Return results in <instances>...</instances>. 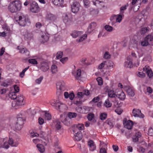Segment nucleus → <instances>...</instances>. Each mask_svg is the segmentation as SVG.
I'll return each instance as SVG.
<instances>
[{
    "label": "nucleus",
    "instance_id": "f257e3e1",
    "mask_svg": "<svg viewBox=\"0 0 153 153\" xmlns=\"http://www.w3.org/2000/svg\"><path fill=\"white\" fill-rule=\"evenodd\" d=\"M21 7L22 5L20 2L18 1H16L10 4L8 9L10 12L14 13L20 10Z\"/></svg>",
    "mask_w": 153,
    "mask_h": 153
},
{
    "label": "nucleus",
    "instance_id": "f03ea898",
    "mask_svg": "<svg viewBox=\"0 0 153 153\" xmlns=\"http://www.w3.org/2000/svg\"><path fill=\"white\" fill-rule=\"evenodd\" d=\"M24 98L22 95H20L17 97L15 100L13 101L12 103V105L13 107L17 109L19 106L22 105L24 104Z\"/></svg>",
    "mask_w": 153,
    "mask_h": 153
},
{
    "label": "nucleus",
    "instance_id": "7ed1b4c3",
    "mask_svg": "<svg viewBox=\"0 0 153 153\" xmlns=\"http://www.w3.org/2000/svg\"><path fill=\"white\" fill-rule=\"evenodd\" d=\"M36 59L38 61H41L40 64L38 65V68L43 72L46 71L49 68L48 64L41 57H38Z\"/></svg>",
    "mask_w": 153,
    "mask_h": 153
},
{
    "label": "nucleus",
    "instance_id": "20e7f679",
    "mask_svg": "<svg viewBox=\"0 0 153 153\" xmlns=\"http://www.w3.org/2000/svg\"><path fill=\"white\" fill-rule=\"evenodd\" d=\"M51 104L57 109H65L66 106L58 100H52L50 102Z\"/></svg>",
    "mask_w": 153,
    "mask_h": 153
},
{
    "label": "nucleus",
    "instance_id": "39448f33",
    "mask_svg": "<svg viewBox=\"0 0 153 153\" xmlns=\"http://www.w3.org/2000/svg\"><path fill=\"white\" fill-rule=\"evenodd\" d=\"M11 89L9 96L12 99H16L17 98L16 93L18 92L19 91V87L17 85H14L13 87L11 88Z\"/></svg>",
    "mask_w": 153,
    "mask_h": 153
},
{
    "label": "nucleus",
    "instance_id": "423d86ee",
    "mask_svg": "<svg viewBox=\"0 0 153 153\" xmlns=\"http://www.w3.org/2000/svg\"><path fill=\"white\" fill-rule=\"evenodd\" d=\"M16 19L19 25L22 26L26 25L27 20L26 17L23 14L19 16L18 17L16 18Z\"/></svg>",
    "mask_w": 153,
    "mask_h": 153
},
{
    "label": "nucleus",
    "instance_id": "0eeeda50",
    "mask_svg": "<svg viewBox=\"0 0 153 153\" xmlns=\"http://www.w3.org/2000/svg\"><path fill=\"white\" fill-rule=\"evenodd\" d=\"M40 10L38 4L35 1H33L30 3V10L32 13H36L39 12Z\"/></svg>",
    "mask_w": 153,
    "mask_h": 153
},
{
    "label": "nucleus",
    "instance_id": "6e6552de",
    "mask_svg": "<svg viewBox=\"0 0 153 153\" xmlns=\"http://www.w3.org/2000/svg\"><path fill=\"white\" fill-rule=\"evenodd\" d=\"M60 119L62 122L65 125L69 126L71 123V120L67 117V114L63 113L60 115Z\"/></svg>",
    "mask_w": 153,
    "mask_h": 153
},
{
    "label": "nucleus",
    "instance_id": "1a4fd4ad",
    "mask_svg": "<svg viewBox=\"0 0 153 153\" xmlns=\"http://www.w3.org/2000/svg\"><path fill=\"white\" fill-rule=\"evenodd\" d=\"M24 120L22 114L19 115L17 116V120L16 123V126L19 124V127L16 126V129L18 131L20 130L22 128V125L24 123Z\"/></svg>",
    "mask_w": 153,
    "mask_h": 153
},
{
    "label": "nucleus",
    "instance_id": "9d476101",
    "mask_svg": "<svg viewBox=\"0 0 153 153\" xmlns=\"http://www.w3.org/2000/svg\"><path fill=\"white\" fill-rule=\"evenodd\" d=\"M57 92L60 93L65 89V83L63 81L58 82L56 84Z\"/></svg>",
    "mask_w": 153,
    "mask_h": 153
},
{
    "label": "nucleus",
    "instance_id": "9b49d317",
    "mask_svg": "<svg viewBox=\"0 0 153 153\" xmlns=\"http://www.w3.org/2000/svg\"><path fill=\"white\" fill-rule=\"evenodd\" d=\"M49 35L44 32H42L40 33V36L39 38L40 42L44 43L47 42L49 40Z\"/></svg>",
    "mask_w": 153,
    "mask_h": 153
},
{
    "label": "nucleus",
    "instance_id": "f8f14e48",
    "mask_svg": "<svg viewBox=\"0 0 153 153\" xmlns=\"http://www.w3.org/2000/svg\"><path fill=\"white\" fill-rule=\"evenodd\" d=\"M153 41V35H148L145 38L144 40L141 42V44L143 46H147L149 42Z\"/></svg>",
    "mask_w": 153,
    "mask_h": 153
},
{
    "label": "nucleus",
    "instance_id": "ddd939ff",
    "mask_svg": "<svg viewBox=\"0 0 153 153\" xmlns=\"http://www.w3.org/2000/svg\"><path fill=\"white\" fill-rule=\"evenodd\" d=\"M0 143L2 148L7 149L9 147L8 140L7 137L1 139L0 140Z\"/></svg>",
    "mask_w": 153,
    "mask_h": 153
},
{
    "label": "nucleus",
    "instance_id": "4468645a",
    "mask_svg": "<svg viewBox=\"0 0 153 153\" xmlns=\"http://www.w3.org/2000/svg\"><path fill=\"white\" fill-rule=\"evenodd\" d=\"M123 124L125 127L128 129H131L133 125V122L130 120H127L125 118L123 120Z\"/></svg>",
    "mask_w": 153,
    "mask_h": 153
},
{
    "label": "nucleus",
    "instance_id": "2eb2a0df",
    "mask_svg": "<svg viewBox=\"0 0 153 153\" xmlns=\"http://www.w3.org/2000/svg\"><path fill=\"white\" fill-rule=\"evenodd\" d=\"M116 97L121 100H124L126 98V94L121 90L119 89L116 90Z\"/></svg>",
    "mask_w": 153,
    "mask_h": 153
},
{
    "label": "nucleus",
    "instance_id": "dca6fc26",
    "mask_svg": "<svg viewBox=\"0 0 153 153\" xmlns=\"http://www.w3.org/2000/svg\"><path fill=\"white\" fill-rule=\"evenodd\" d=\"M132 114L135 117H139L140 118H143L144 117V115L141 113L140 110L136 108L133 110Z\"/></svg>",
    "mask_w": 153,
    "mask_h": 153
},
{
    "label": "nucleus",
    "instance_id": "f3484780",
    "mask_svg": "<svg viewBox=\"0 0 153 153\" xmlns=\"http://www.w3.org/2000/svg\"><path fill=\"white\" fill-rule=\"evenodd\" d=\"M19 138L13 139L10 137L8 140L9 144L12 147H17L19 144Z\"/></svg>",
    "mask_w": 153,
    "mask_h": 153
},
{
    "label": "nucleus",
    "instance_id": "a211bd4d",
    "mask_svg": "<svg viewBox=\"0 0 153 153\" xmlns=\"http://www.w3.org/2000/svg\"><path fill=\"white\" fill-rule=\"evenodd\" d=\"M46 21L50 23H53L56 19V17L53 14L49 13H48L46 16Z\"/></svg>",
    "mask_w": 153,
    "mask_h": 153
},
{
    "label": "nucleus",
    "instance_id": "6ab92c4d",
    "mask_svg": "<svg viewBox=\"0 0 153 153\" xmlns=\"http://www.w3.org/2000/svg\"><path fill=\"white\" fill-rule=\"evenodd\" d=\"M80 5L79 3L76 2H73L71 5V10L74 13H77L79 10Z\"/></svg>",
    "mask_w": 153,
    "mask_h": 153
},
{
    "label": "nucleus",
    "instance_id": "aec40b11",
    "mask_svg": "<svg viewBox=\"0 0 153 153\" xmlns=\"http://www.w3.org/2000/svg\"><path fill=\"white\" fill-rule=\"evenodd\" d=\"M2 28L4 31L0 33V36L4 37L6 36V34L10 32V29L6 24L2 25Z\"/></svg>",
    "mask_w": 153,
    "mask_h": 153
},
{
    "label": "nucleus",
    "instance_id": "412c9836",
    "mask_svg": "<svg viewBox=\"0 0 153 153\" xmlns=\"http://www.w3.org/2000/svg\"><path fill=\"white\" fill-rule=\"evenodd\" d=\"M51 1L56 6L61 7L64 6V0H52Z\"/></svg>",
    "mask_w": 153,
    "mask_h": 153
},
{
    "label": "nucleus",
    "instance_id": "4be33fe9",
    "mask_svg": "<svg viewBox=\"0 0 153 153\" xmlns=\"http://www.w3.org/2000/svg\"><path fill=\"white\" fill-rule=\"evenodd\" d=\"M124 89L125 90L128 95L131 96H133L134 93L132 88L129 86H125Z\"/></svg>",
    "mask_w": 153,
    "mask_h": 153
},
{
    "label": "nucleus",
    "instance_id": "5701e85b",
    "mask_svg": "<svg viewBox=\"0 0 153 153\" xmlns=\"http://www.w3.org/2000/svg\"><path fill=\"white\" fill-rule=\"evenodd\" d=\"M88 145L90 151H93L96 149V146L92 140H90L88 142Z\"/></svg>",
    "mask_w": 153,
    "mask_h": 153
},
{
    "label": "nucleus",
    "instance_id": "b1692460",
    "mask_svg": "<svg viewBox=\"0 0 153 153\" xmlns=\"http://www.w3.org/2000/svg\"><path fill=\"white\" fill-rule=\"evenodd\" d=\"M64 96L65 98H69V99L72 100L74 98L75 95L73 92H71L69 94L67 92H65L64 93Z\"/></svg>",
    "mask_w": 153,
    "mask_h": 153
},
{
    "label": "nucleus",
    "instance_id": "393cba45",
    "mask_svg": "<svg viewBox=\"0 0 153 153\" xmlns=\"http://www.w3.org/2000/svg\"><path fill=\"white\" fill-rule=\"evenodd\" d=\"M108 96L110 98H115L116 97V91L114 92L113 89H108L107 90Z\"/></svg>",
    "mask_w": 153,
    "mask_h": 153
},
{
    "label": "nucleus",
    "instance_id": "a878e982",
    "mask_svg": "<svg viewBox=\"0 0 153 153\" xmlns=\"http://www.w3.org/2000/svg\"><path fill=\"white\" fill-rule=\"evenodd\" d=\"M133 64L131 60L128 58L124 63V67L126 68H131L133 67Z\"/></svg>",
    "mask_w": 153,
    "mask_h": 153
},
{
    "label": "nucleus",
    "instance_id": "bb28decb",
    "mask_svg": "<svg viewBox=\"0 0 153 153\" xmlns=\"http://www.w3.org/2000/svg\"><path fill=\"white\" fill-rule=\"evenodd\" d=\"M82 34V32L81 31L75 30L72 32L71 35L73 38H75L81 36Z\"/></svg>",
    "mask_w": 153,
    "mask_h": 153
},
{
    "label": "nucleus",
    "instance_id": "cd10ccee",
    "mask_svg": "<svg viewBox=\"0 0 153 153\" xmlns=\"http://www.w3.org/2000/svg\"><path fill=\"white\" fill-rule=\"evenodd\" d=\"M17 49L19 50V52L22 53H25L27 55H29V52L27 49L25 48L22 47L18 46L17 48Z\"/></svg>",
    "mask_w": 153,
    "mask_h": 153
},
{
    "label": "nucleus",
    "instance_id": "c85d7f7f",
    "mask_svg": "<svg viewBox=\"0 0 153 153\" xmlns=\"http://www.w3.org/2000/svg\"><path fill=\"white\" fill-rule=\"evenodd\" d=\"M94 4L96 6H103L104 3L103 0H92Z\"/></svg>",
    "mask_w": 153,
    "mask_h": 153
},
{
    "label": "nucleus",
    "instance_id": "c756f323",
    "mask_svg": "<svg viewBox=\"0 0 153 153\" xmlns=\"http://www.w3.org/2000/svg\"><path fill=\"white\" fill-rule=\"evenodd\" d=\"M82 137V134L81 132L79 131L75 134L74 139L77 141H79L81 140Z\"/></svg>",
    "mask_w": 153,
    "mask_h": 153
},
{
    "label": "nucleus",
    "instance_id": "7c9ffc66",
    "mask_svg": "<svg viewBox=\"0 0 153 153\" xmlns=\"http://www.w3.org/2000/svg\"><path fill=\"white\" fill-rule=\"evenodd\" d=\"M72 73L76 79H78L81 76V71L80 69H78L77 71H73Z\"/></svg>",
    "mask_w": 153,
    "mask_h": 153
},
{
    "label": "nucleus",
    "instance_id": "2f4dec72",
    "mask_svg": "<svg viewBox=\"0 0 153 153\" xmlns=\"http://www.w3.org/2000/svg\"><path fill=\"white\" fill-rule=\"evenodd\" d=\"M106 66L107 68L108 69H111L114 67V64L111 61H106Z\"/></svg>",
    "mask_w": 153,
    "mask_h": 153
},
{
    "label": "nucleus",
    "instance_id": "473e14b6",
    "mask_svg": "<svg viewBox=\"0 0 153 153\" xmlns=\"http://www.w3.org/2000/svg\"><path fill=\"white\" fill-rule=\"evenodd\" d=\"M51 72L53 74H56L58 72V68L55 65H52L51 67Z\"/></svg>",
    "mask_w": 153,
    "mask_h": 153
},
{
    "label": "nucleus",
    "instance_id": "72a5a7b5",
    "mask_svg": "<svg viewBox=\"0 0 153 153\" xmlns=\"http://www.w3.org/2000/svg\"><path fill=\"white\" fill-rule=\"evenodd\" d=\"M36 146L40 153H43L45 151V149L44 146L41 144H38Z\"/></svg>",
    "mask_w": 153,
    "mask_h": 153
},
{
    "label": "nucleus",
    "instance_id": "f704fd0d",
    "mask_svg": "<svg viewBox=\"0 0 153 153\" xmlns=\"http://www.w3.org/2000/svg\"><path fill=\"white\" fill-rule=\"evenodd\" d=\"M87 37V34H84L80 36L79 38L77 39L76 40V42H82L85 40L86 39Z\"/></svg>",
    "mask_w": 153,
    "mask_h": 153
},
{
    "label": "nucleus",
    "instance_id": "c9c22d12",
    "mask_svg": "<svg viewBox=\"0 0 153 153\" xmlns=\"http://www.w3.org/2000/svg\"><path fill=\"white\" fill-rule=\"evenodd\" d=\"M104 105L105 107L108 108L111 107L112 105V103L108 99H107L105 100Z\"/></svg>",
    "mask_w": 153,
    "mask_h": 153
},
{
    "label": "nucleus",
    "instance_id": "e433bc0d",
    "mask_svg": "<svg viewBox=\"0 0 153 153\" xmlns=\"http://www.w3.org/2000/svg\"><path fill=\"white\" fill-rule=\"evenodd\" d=\"M23 35L25 38L27 39H29L32 36V34L27 31H25Z\"/></svg>",
    "mask_w": 153,
    "mask_h": 153
},
{
    "label": "nucleus",
    "instance_id": "4c0bfd02",
    "mask_svg": "<svg viewBox=\"0 0 153 153\" xmlns=\"http://www.w3.org/2000/svg\"><path fill=\"white\" fill-rule=\"evenodd\" d=\"M115 16L116 17V22H117L120 23L123 17V16L120 15H115Z\"/></svg>",
    "mask_w": 153,
    "mask_h": 153
},
{
    "label": "nucleus",
    "instance_id": "58836bf2",
    "mask_svg": "<svg viewBox=\"0 0 153 153\" xmlns=\"http://www.w3.org/2000/svg\"><path fill=\"white\" fill-rule=\"evenodd\" d=\"M107 117V114L105 113H102L100 114V118L101 120H105Z\"/></svg>",
    "mask_w": 153,
    "mask_h": 153
},
{
    "label": "nucleus",
    "instance_id": "ea45409f",
    "mask_svg": "<svg viewBox=\"0 0 153 153\" xmlns=\"http://www.w3.org/2000/svg\"><path fill=\"white\" fill-rule=\"evenodd\" d=\"M63 21L67 25H68L70 24V21L68 19V16L67 15H65L63 18Z\"/></svg>",
    "mask_w": 153,
    "mask_h": 153
},
{
    "label": "nucleus",
    "instance_id": "a19ab883",
    "mask_svg": "<svg viewBox=\"0 0 153 153\" xmlns=\"http://www.w3.org/2000/svg\"><path fill=\"white\" fill-rule=\"evenodd\" d=\"M105 29L108 32H111L113 30V27L109 25H106L104 27Z\"/></svg>",
    "mask_w": 153,
    "mask_h": 153
},
{
    "label": "nucleus",
    "instance_id": "79ce46f5",
    "mask_svg": "<svg viewBox=\"0 0 153 153\" xmlns=\"http://www.w3.org/2000/svg\"><path fill=\"white\" fill-rule=\"evenodd\" d=\"M84 96V94L82 92H79L77 93V96L75 97V99H77V100L79 99V100L83 97Z\"/></svg>",
    "mask_w": 153,
    "mask_h": 153
},
{
    "label": "nucleus",
    "instance_id": "37998d69",
    "mask_svg": "<svg viewBox=\"0 0 153 153\" xmlns=\"http://www.w3.org/2000/svg\"><path fill=\"white\" fill-rule=\"evenodd\" d=\"M68 118L71 119L74 118L76 116V114L75 113L69 112L68 114Z\"/></svg>",
    "mask_w": 153,
    "mask_h": 153
},
{
    "label": "nucleus",
    "instance_id": "c03bdc74",
    "mask_svg": "<svg viewBox=\"0 0 153 153\" xmlns=\"http://www.w3.org/2000/svg\"><path fill=\"white\" fill-rule=\"evenodd\" d=\"M63 56V53L62 51H59L56 54V58L58 59H61Z\"/></svg>",
    "mask_w": 153,
    "mask_h": 153
},
{
    "label": "nucleus",
    "instance_id": "a18cd8bd",
    "mask_svg": "<svg viewBox=\"0 0 153 153\" xmlns=\"http://www.w3.org/2000/svg\"><path fill=\"white\" fill-rule=\"evenodd\" d=\"M29 67L25 68L19 74V76L21 78H23L25 76V72L29 68Z\"/></svg>",
    "mask_w": 153,
    "mask_h": 153
},
{
    "label": "nucleus",
    "instance_id": "49530a36",
    "mask_svg": "<svg viewBox=\"0 0 153 153\" xmlns=\"http://www.w3.org/2000/svg\"><path fill=\"white\" fill-rule=\"evenodd\" d=\"M55 127L57 129H60L61 127L60 122L58 121H56L54 123Z\"/></svg>",
    "mask_w": 153,
    "mask_h": 153
},
{
    "label": "nucleus",
    "instance_id": "de8ad7c7",
    "mask_svg": "<svg viewBox=\"0 0 153 153\" xmlns=\"http://www.w3.org/2000/svg\"><path fill=\"white\" fill-rule=\"evenodd\" d=\"M45 119L49 120L51 119V115L49 113L45 112Z\"/></svg>",
    "mask_w": 153,
    "mask_h": 153
},
{
    "label": "nucleus",
    "instance_id": "09e8293b",
    "mask_svg": "<svg viewBox=\"0 0 153 153\" xmlns=\"http://www.w3.org/2000/svg\"><path fill=\"white\" fill-rule=\"evenodd\" d=\"M28 62L34 65H37L38 64L37 60L35 59H30L28 60Z\"/></svg>",
    "mask_w": 153,
    "mask_h": 153
},
{
    "label": "nucleus",
    "instance_id": "8fccbe9b",
    "mask_svg": "<svg viewBox=\"0 0 153 153\" xmlns=\"http://www.w3.org/2000/svg\"><path fill=\"white\" fill-rule=\"evenodd\" d=\"M96 80L99 85H102L103 84V80L102 78L101 77H97V78Z\"/></svg>",
    "mask_w": 153,
    "mask_h": 153
},
{
    "label": "nucleus",
    "instance_id": "3c124183",
    "mask_svg": "<svg viewBox=\"0 0 153 153\" xmlns=\"http://www.w3.org/2000/svg\"><path fill=\"white\" fill-rule=\"evenodd\" d=\"M137 76L140 78H143L145 76V74L142 72H137L136 73Z\"/></svg>",
    "mask_w": 153,
    "mask_h": 153
},
{
    "label": "nucleus",
    "instance_id": "603ef678",
    "mask_svg": "<svg viewBox=\"0 0 153 153\" xmlns=\"http://www.w3.org/2000/svg\"><path fill=\"white\" fill-rule=\"evenodd\" d=\"M76 128L79 130H83L84 128V125L82 124H79L76 126Z\"/></svg>",
    "mask_w": 153,
    "mask_h": 153
},
{
    "label": "nucleus",
    "instance_id": "864d4df0",
    "mask_svg": "<svg viewBox=\"0 0 153 153\" xmlns=\"http://www.w3.org/2000/svg\"><path fill=\"white\" fill-rule=\"evenodd\" d=\"M83 2L85 7L88 8L89 6L90 2L88 0H84Z\"/></svg>",
    "mask_w": 153,
    "mask_h": 153
},
{
    "label": "nucleus",
    "instance_id": "5fc2aeb1",
    "mask_svg": "<svg viewBox=\"0 0 153 153\" xmlns=\"http://www.w3.org/2000/svg\"><path fill=\"white\" fill-rule=\"evenodd\" d=\"M111 55L108 52H106L104 54L103 58L105 59H109Z\"/></svg>",
    "mask_w": 153,
    "mask_h": 153
},
{
    "label": "nucleus",
    "instance_id": "6e6d98bb",
    "mask_svg": "<svg viewBox=\"0 0 153 153\" xmlns=\"http://www.w3.org/2000/svg\"><path fill=\"white\" fill-rule=\"evenodd\" d=\"M97 24L96 23L93 22L91 23L88 26V27L90 28L92 30H94L96 27V26Z\"/></svg>",
    "mask_w": 153,
    "mask_h": 153
},
{
    "label": "nucleus",
    "instance_id": "4d7b16f0",
    "mask_svg": "<svg viewBox=\"0 0 153 153\" xmlns=\"http://www.w3.org/2000/svg\"><path fill=\"white\" fill-rule=\"evenodd\" d=\"M106 61H105L100 64L98 68L100 69H102L105 66H106Z\"/></svg>",
    "mask_w": 153,
    "mask_h": 153
},
{
    "label": "nucleus",
    "instance_id": "13d9d810",
    "mask_svg": "<svg viewBox=\"0 0 153 153\" xmlns=\"http://www.w3.org/2000/svg\"><path fill=\"white\" fill-rule=\"evenodd\" d=\"M148 30L147 27L142 28L140 30V33L142 34H144L148 31Z\"/></svg>",
    "mask_w": 153,
    "mask_h": 153
},
{
    "label": "nucleus",
    "instance_id": "bf43d9fd",
    "mask_svg": "<svg viewBox=\"0 0 153 153\" xmlns=\"http://www.w3.org/2000/svg\"><path fill=\"white\" fill-rule=\"evenodd\" d=\"M147 74L149 78H150L153 76V73L152 70L150 69L149 71H147Z\"/></svg>",
    "mask_w": 153,
    "mask_h": 153
},
{
    "label": "nucleus",
    "instance_id": "052dcab7",
    "mask_svg": "<svg viewBox=\"0 0 153 153\" xmlns=\"http://www.w3.org/2000/svg\"><path fill=\"white\" fill-rule=\"evenodd\" d=\"M43 78V76H41L39 78L36 79L35 80L36 83L38 84H40Z\"/></svg>",
    "mask_w": 153,
    "mask_h": 153
},
{
    "label": "nucleus",
    "instance_id": "680f3d73",
    "mask_svg": "<svg viewBox=\"0 0 153 153\" xmlns=\"http://www.w3.org/2000/svg\"><path fill=\"white\" fill-rule=\"evenodd\" d=\"M68 57L62 58L60 59V62L63 64H65L68 61Z\"/></svg>",
    "mask_w": 153,
    "mask_h": 153
},
{
    "label": "nucleus",
    "instance_id": "e2e57ef3",
    "mask_svg": "<svg viewBox=\"0 0 153 153\" xmlns=\"http://www.w3.org/2000/svg\"><path fill=\"white\" fill-rule=\"evenodd\" d=\"M148 134L151 136L153 135V127H150L149 128L148 131Z\"/></svg>",
    "mask_w": 153,
    "mask_h": 153
},
{
    "label": "nucleus",
    "instance_id": "0e129e2a",
    "mask_svg": "<svg viewBox=\"0 0 153 153\" xmlns=\"http://www.w3.org/2000/svg\"><path fill=\"white\" fill-rule=\"evenodd\" d=\"M123 111V110L120 108H117L115 110V112L119 115L120 114L122 113Z\"/></svg>",
    "mask_w": 153,
    "mask_h": 153
},
{
    "label": "nucleus",
    "instance_id": "69168bd1",
    "mask_svg": "<svg viewBox=\"0 0 153 153\" xmlns=\"http://www.w3.org/2000/svg\"><path fill=\"white\" fill-rule=\"evenodd\" d=\"M94 115L93 114H88V119L89 120H91L94 118Z\"/></svg>",
    "mask_w": 153,
    "mask_h": 153
},
{
    "label": "nucleus",
    "instance_id": "338daca9",
    "mask_svg": "<svg viewBox=\"0 0 153 153\" xmlns=\"http://www.w3.org/2000/svg\"><path fill=\"white\" fill-rule=\"evenodd\" d=\"M146 89L147 92L149 94H151L152 93V89L149 87H147L146 88Z\"/></svg>",
    "mask_w": 153,
    "mask_h": 153
},
{
    "label": "nucleus",
    "instance_id": "774afa93",
    "mask_svg": "<svg viewBox=\"0 0 153 153\" xmlns=\"http://www.w3.org/2000/svg\"><path fill=\"white\" fill-rule=\"evenodd\" d=\"M9 84V82L7 81H4L1 84V85L4 87L7 86Z\"/></svg>",
    "mask_w": 153,
    "mask_h": 153
}]
</instances>
